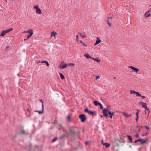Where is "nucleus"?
<instances>
[{
	"label": "nucleus",
	"instance_id": "obj_1",
	"mask_svg": "<svg viewBox=\"0 0 151 151\" xmlns=\"http://www.w3.org/2000/svg\"><path fill=\"white\" fill-rule=\"evenodd\" d=\"M102 113L104 114V116L106 117V119L109 118L108 114L109 115V117L111 119L112 118L113 115L111 114V112L109 111L108 108L104 109L102 110Z\"/></svg>",
	"mask_w": 151,
	"mask_h": 151
},
{
	"label": "nucleus",
	"instance_id": "obj_17",
	"mask_svg": "<svg viewBox=\"0 0 151 151\" xmlns=\"http://www.w3.org/2000/svg\"><path fill=\"white\" fill-rule=\"evenodd\" d=\"M122 114L124 116H125L127 118L131 117L132 115V114H130V115H128L127 113L125 112H123L122 113Z\"/></svg>",
	"mask_w": 151,
	"mask_h": 151
},
{
	"label": "nucleus",
	"instance_id": "obj_19",
	"mask_svg": "<svg viewBox=\"0 0 151 151\" xmlns=\"http://www.w3.org/2000/svg\"><path fill=\"white\" fill-rule=\"evenodd\" d=\"M41 63H45L46 64L47 66L48 67H49L50 65V64H49L48 62L47 61L45 60H44L42 61V62H41Z\"/></svg>",
	"mask_w": 151,
	"mask_h": 151
},
{
	"label": "nucleus",
	"instance_id": "obj_10",
	"mask_svg": "<svg viewBox=\"0 0 151 151\" xmlns=\"http://www.w3.org/2000/svg\"><path fill=\"white\" fill-rule=\"evenodd\" d=\"M148 139H144L140 138V142L142 145L146 143L148 141Z\"/></svg>",
	"mask_w": 151,
	"mask_h": 151
},
{
	"label": "nucleus",
	"instance_id": "obj_5",
	"mask_svg": "<svg viewBox=\"0 0 151 151\" xmlns=\"http://www.w3.org/2000/svg\"><path fill=\"white\" fill-rule=\"evenodd\" d=\"M69 131L70 135L73 136L74 137H75L76 136V132L75 131L71 129H70L69 130Z\"/></svg>",
	"mask_w": 151,
	"mask_h": 151
},
{
	"label": "nucleus",
	"instance_id": "obj_57",
	"mask_svg": "<svg viewBox=\"0 0 151 151\" xmlns=\"http://www.w3.org/2000/svg\"><path fill=\"white\" fill-rule=\"evenodd\" d=\"M91 59H93V60H95V58H92H92H91Z\"/></svg>",
	"mask_w": 151,
	"mask_h": 151
},
{
	"label": "nucleus",
	"instance_id": "obj_24",
	"mask_svg": "<svg viewBox=\"0 0 151 151\" xmlns=\"http://www.w3.org/2000/svg\"><path fill=\"white\" fill-rule=\"evenodd\" d=\"M140 103L142 105V108H144L146 106V103H144L142 102H140Z\"/></svg>",
	"mask_w": 151,
	"mask_h": 151
},
{
	"label": "nucleus",
	"instance_id": "obj_31",
	"mask_svg": "<svg viewBox=\"0 0 151 151\" xmlns=\"http://www.w3.org/2000/svg\"><path fill=\"white\" fill-rule=\"evenodd\" d=\"M130 92L131 94H136V91L134 90H131L130 91Z\"/></svg>",
	"mask_w": 151,
	"mask_h": 151
},
{
	"label": "nucleus",
	"instance_id": "obj_25",
	"mask_svg": "<svg viewBox=\"0 0 151 151\" xmlns=\"http://www.w3.org/2000/svg\"><path fill=\"white\" fill-rule=\"evenodd\" d=\"M101 40L99 39V37H97L96 40V43L99 44L101 42Z\"/></svg>",
	"mask_w": 151,
	"mask_h": 151
},
{
	"label": "nucleus",
	"instance_id": "obj_45",
	"mask_svg": "<svg viewBox=\"0 0 151 151\" xmlns=\"http://www.w3.org/2000/svg\"><path fill=\"white\" fill-rule=\"evenodd\" d=\"M100 76L99 75L96 76V80H97L99 79L100 78Z\"/></svg>",
	"mask_w": 151,
	"mask_h": 151
},
{
	"label": "nucleus",
	"instance_id": "obj_51",
	"mask_svg": "<svg viewBox=\"0 0 151 151\" xmlns=\"http://www.w3.org/2000/svg\"><path fill=\"white\" fill-rule=\"evenodd\" d=\"M27 111L28 112H29L30 113L31 112H30V109H28V108L27 109Z\"/></svg>",
	"mask_w": 151,
	"mask_h": 151
},
{
	"label": "nucleus",
	"instance_id": "obj_21",
	"mask_svg": "<svg viewBox=\"0 0 151 151\" xmlns=\"http://www.w3.org/2000/svg\"><path fill=\"white\" fill-rule=\"evenodd\" d=\"M36 13L37 14H42V12L41 10L39 8L38 9H37L36 11Z\"/></svg>",
	"mask_w": 151,
	"mask_h": 151
},
{
	"label": "nucleus",
	"instance_id": "obj_56",
	"mask_svg": "<svg viewBox=\"0 0 151 151\" xmlns=\"http://www.w3.org/2000/svg\"><path fill=\"white\" fill-rule=\"evenodd\" d=\"M13 30V29L12 28H10V32L12 31Z\"/></svg>",
	"mask_w": 151,
	"mask_h": 151
},
{
	"label": "nucleus",
	"instance_id": "obj_46",
	"mask_svg": "<svg viewBox=\"0 0 151 151\" xmlns=\"http://www.w3.org/2000/svg\"><path fill=\"white\" fill-rule=\"evenodd\" d=\"M76 40L78 41V42L79 41V39H78V35H77V36H76Z\"/></svg>",
	"mask_w": 151,
	"mask_h": 151
},
{
	"label": "nucleus",
	"instance_id": "obj_52",
	"mask_svg": "<svg viewBox=\"0 0 151 151\" xmlns=\"http://www.w3.org/2000/svg\"><path fill=\"white\" fill-rule=\"evenodd\" d=\"M40 101L42 103V104H43V102L42 100V99H41L40 100Z\"/></svg>",
	"mask_w": 151,
	"mask_h": 151
},
{
	"label": "nucleus",
	"instance_id": "obj_42",
	"mask_svg": "<svg viewBox=\"0 0 151 151\" xmlns=\"http://www.w3.org/2000/svg\"><path fill=\"white\" fill-rule=\"evenodd\" d=\"M33 35V34H32V33L31 34H29L28 36H27V39H28L30 37L32 36V35Z\"/></svg>",
	"mask_w": 151,
	"mask_h": 151
},
{
	"label": "nucleus",
	"instance_id": "obj_7",
	"mask_svg": "<svg viewBox=\"0 0 151 151\" xmlns=\"http://www.w3.org/2000/svg\"><path fill=\"white\" fill-rule=\"evenodd\" d=\"M9 32V29L6 30L2 31L1 33L0 36H4L5 34Z\"/></svg>",
	"mask_w": 151,
	"mask_h": 151
},
{
	"label": "nucleus",
	"instance_id": "obj_3",
	"mask_svg": "<svg viewBox=\"0 0 151 151\" xmlns=\"http://www.w3.org/2000/svg\"><path fill=\"white\" fill-rule=\"evenodd\" d=\"M79 117L81 119V122H84L86 120V116L84 114H81L80 115Z\"/></svg>",
	"mask_w": 151,
	"mask_h": 151
},
{
	"label": "nucleus",
	"instance_id": "obj_64",
	"mask_svg": "<svg viewBox=\"0 0 151 151\" xmlns=\"http://www.w3.org/2000/svg\"><path fill=\"white\" fill-rule=\"evenodd\" d=\"M28 39L27 38V39H24V40H27Z\"/></svg>",
	"mask_w": 151,
	"mask_h": 151
},
{
	"label": "nucleus",
	"instance_id": "obj_23",
	"mask_svg": "<svg viewBox=\"0 0 151 151\" xmlns=\"http://www.w3.org/2000/svg\"><path fill=\"white\" fill-rule=\"evenodd\" d=\"M59 75L62 79H65V77L63 75V74L62 73L60 72L59 73Z\"/></svg>",
	"mask_w": 151,
	"mask_h": 151
},
{
	"label": "nucleus",
	"instance_id": "obj_16",
	"mask_svg": "<svg viewBox=\"0 0 151 151\" xmlns=\"http://www.w3.org/2000/svg\"><path fill=\"white\" fill-rule=\"evenodd\" d=\"M103 145L104 146H105V147L106 148H108L110 146V144L107 143H103Z\"/></svg>",
	"mask_w": 151,
	"mask_h": 151
},
{
	"label": "nucleus",
	"instance_id": "obj_27",
	"mask_svg": "<svg viewBox=\"0 0 151 151\" xmlns=\"http://www.w3.org/2000/svg\"><path fill=\"white\" fill-rule=\"evenodd\" d=\"M141 111L138 109H137V112H136V116H138L139 115V112Z\"/></svg>",
	"mask_w": 151,
	"mask_h": 151
},
{
	"label": "nucleus",
	"instance_id": "obj_43",
	"mask_svg": "<svg viewBox=\"0 0 151 151\" xmlns=\"http://www.w3.org/2000/svg\"><path fill=\"white\" fill-rule=\"evenodd\" d=\"M91 143L90 141H86L85 142V144L86 145H87L89 143Z\"/></svg>",
	"mask_w": 151,
	"mask_h": 151
},
{
	"label": "nucleus",
	"instance_id": "obj_20",
	"mask_svg": "<svg viewBox=\"0 0 151 151\" xmlns=\"http://www.w3.org/2000/svg\"><path fill=\"white\" fill-rule=\"evenodd\" d=\"M84 56L86 57L87 59H89V58H92V57L90 56L88 53H86L84 55Z\"/></svg>",
	"mask_w": 151,
	"mask_h": 151
},
{
	"label": "nucleus",
	"instance_id": "obj_2",
	"mask_svg": "<svg viewBox=\"0 0 151 151\" xmlns=\"http://www.w3.org/2000/svg\"><path fill=\"white\" fill-rule=\"evenodd\" d=\"M84 111L85 112L88 113L89 114L92 115V116H96V113L95 111H89V109L88 108L85 109Z\"/></svg>",
	"mask_w": 151,
	"mask_h": 151
},
{
	"label": "nucleus",
	"instance_id": "obj_33",
	"mask_svg": "<svg viewBox=\"0 0 151 151\" xmlns=\"http://www.w3.org/2000/svg\"><path fill=\"white\" fill-rule=\"evenodd\" d=\"M136 96L137 97L141 96V94L139 93V92H136Z\"/></svg>",
	"mask_w": 151,
	"mask_h": 151
},
{
	"label": "nucleus",
	"instance_id": "obj_4",
	"mask_svg": "<svg viewBox=\"0 0 151 151\" xmlns=\"http://www.w3.org/2000/svg\"><path fill=\"white\" fill-rule=\"evenodd\" d=\"M68 66V64L65 63L64 61H62L60 63L59 68L62 69L65 68Z\"/></svg>",
	"mask_w": 151,
	"mask_h": 151
},
{
	"label": "nucleus",
	"instance_id": "obj_32",
	"mask_svg": "<svg viewBox=\"0 0 151 151\" xmlns=\"http://www.w3.org/2000/svg\"><path fill=\"white\" fill-rule=\"evenodd\" d=\"M95 60L98 62H100L101 61L100 59L98 58H96L95 59Z\"/></svg>",
	"mask_w": 151,
	"mask_h": 151
},
{
	"label": "nucleus",
	"instance_id": "obj_36",
	"mask_svg": "<svg viewBox=\"0 0 151 151\" xmlns=\"http://www.w3.org/2000/svg\"><path fill=\"white\" fill-rule=\"evenodd\" d=\"M99 105L100 106V108L101 109H103V110L104 109H103V106L102 104L101 103H100Z\"/></svg>",
	"mask_w": 151,
	"mask_h": 151
},
{
	"label": "nucleus",
	"instance_id": "obj_40",
	"mask_svg": "<svg viewBox=\"0 0 151 151\" xmlns=\"http://www.w3.org/2000/svg\"><path fill=\"white\" fill-rule=\"evenodd\" d=\"M134 136H135L136 137V138H138V137H139V133H137V134H135L134 135Z\"/></svg>",
	"mask_w": 151,
	"mask_h": 151
},
{
	"label": "nucleus",
	"instance_id": "obj_13",
	"mask_svg": "<svg viewBox=\"0 0 151 151\" xmlns=\"http://www.w3.org/2000/svg\"><path fill=\"white\" fill-rule=\"evenodd\" d=\"M23 33H27L29 34H33V31L32 29H29L27 31H24L23 32Z\"/></svg>",
	"mask_w": 151,
	"mask_h": 151
},
{
	"label": "nucleus",
	"instance_id": "obj_47",
	"mask_svg": "<svg viewBox=\"0 0 151 151\" xmlns=\"http://www.w3.org/2000/svg\"><path fill=\"white\" fill-rule=\"evenodd\" d=\"M151 12L150 9L147 12H146L145 13H146V14H148V13L150 12Z\"/></svg>",
	"mask_w": 151,
	"mask_h": 151
},
{
	"label": "nucleus",
	"instance_id": "obj_9",
	"mask_svg": "<svg viewBox=\"0 0 151 151\" xmlns=\"http://www.w3.org/2000/svg\"><path fill=\"white\" fill-rule=\"evenodd\" d=\"M126 137L128 138V140L129 141H129H128V142H129V143H131L133 142V138L131 136L129 135H127Z\"/></svg>",
	"mask_w": 151,
	"mask_h": 151
},
{
	"label": "nucleus",
	"instance_id": "obj_50",
	"mask_svg": "<svg viewBox=\"0 0 151 151\" xmlns=\"http://www.w3.org/2000/svg\"><path fill=\"white\" fill-rule=\"evenodd\" d=\"M146 110L148 111V112H149V114H148V115H147V116H149V113L150 112V111L149 109H148V108H147V109Z\"/></svg>",
	"mask_w": 151,
	"mask_h": 151
},
{
	"label": "nucleus",
	"instance_id": "obj_6",
	"mask_svg": "<svg viewBox=\"0 0 151 151\" xmlns=\"http://www.w3.org/2000/svg\"><path fill=\"white\" fill-rule=\"evenodd\" d=\"M128 67L129 68L131 69L132 70V72H135L137 73L139 70V69H138L137 68H135L132 66H129Z\"/></svg>",
	"mask_w": 151,
	"mask_h": 151
},
{
	"label": "nucleus",
	"instance_id": "obj_11",
	"mask_svg": "<svg viewBox=\"0 0 151 151\" xmlns=\"http://www.w3.org/2000/svg\"><path fill=\"white\" fill-rule=\"evenodd\" d=\"M67 136L65 134H63L62 136H60L59 138V140L60 141L62 140V141H64L65 140L64 138L66 137Z\"/></svg>",
	"mask_w": 151,
	"mask_h": 151
},
{
	"label": "nucleus",
	"instance_id": "obj_60",
	"mask_svg": "<svg viewBox=\"0 0 151 151\" xmlns=\"http://www.w3.org/2000/svg\"><path fill=\"white\" fill-rule=\"evenodd\" d=\"M104 140H102L101 141L102 144L103 145V143H104L103 142Z\"/></svg>",
	"mask_w": 151,
	"mask_h": 151
},
{
	"label": "nucleus",
	"instance_id": "obj_55",
	"mask_svg": "<svg viewBox=\"0 0 151 151\" xmlns=\"http://www.w3.org/2000/svg\"><path fill=\"white\" fill-rule=\"evenodd\" d=\"M111 114L113 115H114L115 114V112L113 111L112 112H111Z\"/></svg>",
	"mask_w": 151,
	"mask_h": 151
},
{
	"label": "nucleus",
	"instance_id": "obj_61",
	"mask_svg": "<svg viewBox=\"0 0 151 151\" xmlns=\"http://www.w3.org/2000/svg\"><path fill=\"white\" fill-rule=\"evenodd\" d=\"M103 116H104V115H100V117H102Z\"/></svg>",
	"mask_w": 151,
	"mask_h": 151
},
{
	"label": "nucleus",
	"instance_id": "obj_28",
	"mask_svg": "<svg viewBox=\"0 0 151 151\" xmlns=\"http://www.w3.org/2000/svg\"><path fill=\"white\" fill-rule=\"evenodd\" d=\"M144 15L146 17H151V14H146V13H145Z\"/></svg>",
	"mask_w": 151,
	"mask_h": 151
},
{
	"label": "nucleus",
	"instance_id": "obj_58",
	"mask_svg": "<svg viewBox=\"0 0 151 151\" xmlns=\"http://www.w3.org/2000/svg\"><path fill=\"white\" fill-rule=\"evenodd\" d=\"M98 44V43H96V42L94 44V45L96 46V45Z\"/></svg>",
	"mask_w": 151,
	"mask_h": 151
},
{
	"label": "nucleus",
	"instance_id": "obj_62",
	"mask_svg": "<svg viewBox=\"0 0 151 151\" xmlns=\"http://www.w3.org/2000/svg\"><path fill=\"white\" fill-rule=\"evenodd\" d=\"M140 127V126H138V125L137 126V128H139V127Z\"/></svg>",
	"mask_w": 151,
	"mask_h": 151
},
{
	"label": "nucleus",
	"instance_id": "obj_38",
	"mask_svg": "<svg viewBox=\"0 0 151 151\" xmlns=\"http://www.w3.org/2000/svg\"><path fill=\"white\" fill-rule=\"evenodd\" d=\"M148 133L147 132H146V133H144V134H143L142 135V137H143L144 136H147L148 135Z\"/></svg>",
	"mask_w": 151,
	"mask_h": 151
},
{
	"label": "nucleus",
	"instance_id": "obj_39",
	"mask_svg": "<svg viewBox=\"0 0 151 151\" xmlns=\"http://www.w3.org/2000/svg\"><path fill=\"white\" fill-rule=\"evenodd\" d=\"M80 35L83 38H84L86 36V35H82V34L81 33H80Z\"/></svg>",
	"mask_w": 151,
	"mask_h": 151
},
{
	"label": "nucleus",
	"instance_id": "obj_8",
	"mask_svg": "<svg viewBox=\"0 0 151 151\" xmlns=\"http://www.w3.org/2000/svg\"><path fill=\"white\" fill-rule=\"evenodd\" d=\"M42 109L41 111L35 110L34 112H38L39 114H42L44 112V105L42 104Z\"/></svg>",
	"mask_w": 151,
	"mask_h": 151
},
{
	"label": "nucleus",
	"instance_id": "obj_18",
	"mask_svg": "<svg viewBox=\"0 0 151 151\" xmlns=\"http://www.w3.org/2000/svg\"><path fill=\"white\" fill-rule=\"evenodd\" d=\"M118 141L120 143H125L126 142V141L124 140L123 138H121L120 140H118Z\"/></svg>",
	"mask_w": 151,
	"mask_h": 151
},
{
	"label": "nucleus",
	"instance_id": "obj_29",
	"mask_svg": "<svg viewBox=\"0 0 151 151\" xmlns=\"http://www.w3.org/2000/svg\"><path fill=\"white\" fill-rule=\"evenodd\" d=\"M58 139V138L57 137H54L53 139L52 140V142H54L55 141H56Z\"/></svg>",
	"mask_w": 151,
	"mask_h": 151
},
{
	"label": "nucleus",
	"instance_id": "obj_12",
	"mask_svg": "<svg viewBox=\"0 0 151 151\" xmlns=\"http://www.w3.org/2000/svg\"><path fill=\"white\" fill-rule=\"evenodd\" d=\"M29 151H41V150L37 146H35L34 147L33 150H30Z\"/></svg>",
	"mask_w": 151,
	"mask_h": 151
},
{
	"label": "nucleus",
	"instance_id": "obj_59",
	"mask_svg": "<svg viewBox=\"0 0 151 151\" xmlns=\"http://www.w3.org/2000/svg\"><path fill=\"white\" fill-rule=\"evenodd\" d=\"M140 131H141V130H140V129H139H139H138V133L139 132H140Z\"/></svg>",
	"mask_w": 151,
	"mask_h": 151
},
{
	"label": "nucleus",
	"instance_id": "obj_34",
	"mask_svg": "<svg viewBox=\"0 0 151 151\" xmlns=\"http://www.w3.org/2000/svg\"><path fill=\"white\" fill-rule=\"evenodd\" d=\"M140 138H139V139H137L136 140L134 141V143H136L138 142H140Z\"/></svg>",
	"mask_w": 151,
	"mask_h": 151
},
{
	"label": "nucleus",
	"instance_id": "obj_48",
	"mask_svg": "<svg viewBox=\"0 0 151 151\" xmlns=\"http://www.w3.org/2000/svg\"><path fill=\"white\" fill-rule=\"evenodd\" d=\"M140 97H141L142 99H144L146 98V97L145 96H140Z\"/></svg>",
	"mask_w": 151,
	"mask_h": 151
},
{
	"label": "nucleus",
	"instance_id": "obj_37",
	"mask_svg": "<svg viewBox=\"0 0 151 151\" xmlns=\"http://www.w3.org/2000/svg\"><path fill=\"white\" fill-rule=\"evenodd\" d=\"M34 9H35L37 10V9H38L39 8L38 7V6L37 5L33 7Z\"/></svg>",
	"mask_w": 151,
	"mask_h": 151
},
{
	"label": "nucleus",
	"instance_id": "obj_26",
	"mask_svg": "<svg viewBox=\"0 0 151 151\" xmlns=\"http://www.w3.org/2000/svg\"><path fill=\"white\" fill-rule=\"evenodd\" d=\"M109 18H108V19L106 20V22H107V24H108V25L109 26L111 27V24L110 22V21H109Z\"/></svg>",
	"mask_w": 151,
	"mask_h": 151
},
{
	"label": "nucleus",
	"instance_id": "obj_44",
	"mask_svg": "<svg viewBox=\"0 0 151 151\" xmlns=\"http://www.w3.org/2000/svg\"><path fill=\"white\" fill-rule=\"evenodd\" d=\"M145 127L146 130H149L150 129V127L147 126H145Z\"/></svg>",
	"mask_w": 151,
	"mask_h": 151
},
{
	"label": "nucleus",
	"instance_id": "obj_41",
	"mask_svg": "<svg viewBox=\"0 0 151 151\" xmlns=\"http://www.w3.org/2000/svg\"><path fill=\"white\" fill-rule=\"evenodd\" d=\"M139 118V115H138V116H136V118L135 119H136V122H137Z\"/></svg>",
	"mask_w": 151,
	"mask_h": 151
},
{
	"label": "nucleus",
	"instance_id": "obj_30",
	"mask_svg": "<svg viewBox=\"0 0 151 151\" xmlns=\"http://www.w3.org/2000/svg\"><path fill=\"white\" fill-rule=\"evenodd\" d=\"M67 118L69 122H71V117L70 115H68Z\"/></svg>",
	"mask_w": 151,
	"mask_h": 151
},
{
	"label": "nucleus",
	"instance_id": "obj_35",
	"mask_svg": "<svg viewBox=\"0 0 151 151\" xmlns=\"http://www.w3.org/2000/svg\"><path fill=\"white\" fill-rule=\"evenodd\" d=\"M75 64L73 63H70L69 64H68V66H75Z\"/></svg>",
	"mask_w": 151,
	"mask_h": 151
},
{
	"label": "nucleus",
	"instance_id": "obj_49",
	"mask_svg": "<svg viewBox=\"0 0 151 151\" xmlns=\"http://www.w3.org/2000/svg\"><path fill=\"white\" fill-rule=\"evenodd\" d=\"M82 45L85 46V47H87V45H86L85 44L84 42L83 43V44H82Z\"/></svg>",
	"mask_w": 151,
	"mask_h": 151
},
{
	"label": "nucleus",
	"instance_id": "obj_22",
	"mask_svg": "<svg viewBox=\"0 0 151 151\" xmlns=\"http://www.w3.org/2000/svg\"><path fill=\"white\" fill-rule=\"evenodd\" d=\"M93 104L96 106L99 105L100 103L99 102L95 100L93 101Z\"/></svg>",
	"mask_w": 151,
	"mask_h": 151
},
{
	"label": "nucleus",
	"instance_id": "obj_53",
	"mask_svg": "<svg viewBox=\"0 0 151 151\" xmlns=\"http://www.w3.org/2000/svg\"><path fill=\"white\" fill-rule=\"evenodd\" d=\"M79 42H80L81 43L83 44V43L81 40H79L78 41Z\"/></svg>",
	"mask_w": 151,
	"mask_h": 151
},
{
	"label": "nucleus",
	"instance_id": "obj_15",
	"mask_svg": "<svg viewBox=\"0 0 151 151\" xmlns=\"http://www.w3.org/2000/svg\"><path fill=\"white\" fill-rule=\"evenodd\" d=\"M57 35L56 32L55 31H52L51 32V36L54 37H56V35Z\"/></svg>",
	"mask_w": 151,
	"mask_h": 151
},
{
	"label": "nucleus",
	"instance_id": "obj_63",
	"mask_svg": "<svg viewBox=\"0 0 151 151\" xmlns=\"http://www.w3.org/2000/svg\"><path fill=\"white\" fill-rule=\"evenodd\" d=\"M140 128H143V127L142 126H140Z\"/></svg>",
	"mask_w": 151,
	"mask_h": 151
},
{
	"label": "nucleus",
	"instance_id": "obj_14",
	"mask_svg": "<svg viewBox=\"0 0 151 151\" xmlns=\"http://www.w3.org/2000/svg\"><path fill=\"white\" fill-rule=\"evenodd\" d=\"M19 134L24 135H27V134L25 131L24 129H22L19 132Z\"/></svg>",
	"mask_w": 151,
	"mask_h": 151
},
{
	"label": "nucleus",
	"instance_id": "obj_54",
	"mask_svg": "<svg viewBox=\"0 0 151 151\" xmlns=\"http://www.w3.org/2000/svg\"><path fill=\"white\" fill-rule=\"evenodd\" d=\"M145 109L146 110L147 109V106H146L145 107H144Z\"/></svg>",
	"mask_w": 151,
	"mask_h": 151
}]
</instances>
